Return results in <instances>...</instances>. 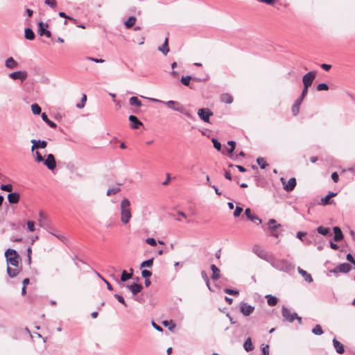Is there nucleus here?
<instances>
[{
  "label": "nucleus",
  "instance_id": "36",
  "mask_svg": "<svg viewBox=\"0 0 355 355\" xmlns=\"http://www.w3.org/2000/svg\"><path fill=\"white\" fill-rule=\"evenodd\" d=\"M268 228L272 232L280 227V224H277L276 220L273 218L268 220Z\"/></svg>",
  "mask_w": 355,
  "mask_h": 355
},
{
  "label": "nucleus",
  "instance_id": "50",
  "mask_svg": "<svg viewBox=\"0 0 355 355\" xmlns=\"http://www.w3.org/2000/svg\"><path fill=\"white\" fill-rule=\"evenodd\" d=\"M1 189L3 191L10 192L12 191V185L10 184H1Z\"/></svg>",
  "mask_w": 355,
  "mask_h": 355
},
{
  "label": "nucleus",
  "instance_id": "18",
  "mask_svg": "<svg viewBox=\"0 0 355 355\" xmlns=\"http://www.w3.org/2000/svg\"><path fill=\"white\" fill-rule=\"evenodd\" d=\"M245 214L247 218L253 223H257L258 225L261 223V220L257 216L252 215L251 213V210L250 208H246L245 209Z\"/></svg>",
  "mask_w": 355,
  "mask_h": 355
},
{
  "label": "nucleus",
  "instance_id": "1",
  "mask_svg": "<svg viewBox=\"0 0 355 355\" xmlns=\"http://www.w3.org/2000/svg\"><path fill=\"white\" fill-rule=\"evenodd\" d=\"M268 262L275 269L285 272H289L294 269V266L286 259H275L271 257Z\"/></svg>",
  "mask_w": 355,
  "mask_h": 355
},
{
  "label": "nucleus",
  "instance_id": "41",
  "mask_svg": "<svg viewBox=\"0 0 355 355\" xmlns=\"http://www.w3.org/2000/svg\"><path fill=\"white\" fill-rule=\"evenodd\" d=\"M312 333L314 335L320 336L323 334V330L320 324H316L312 329Z\"/></svg>",
  "mask_w": 355,
  "mask_h": 355
},
{
  "label": "nucleus",
  "instance_id": "29",
  "mask_svg": "<svg viewBox=\"0 0 355 355\" xmlns=\"http://www.w3.org/2000/svg\"><path fill=\"white\" fill-rule=\"evenodd\" d=\"M266 298L267 299V303L269 306H275L278 302V298L272 295H266Z\"/></svg>",
  "mask_w": 355,
  "mask_h": 355
},
{
  "label": "nucleus",
  "instance_id": "44",
  "mask_svg": "<svg viewBox=\"0 0 355 355\" xmlns=\"http://www.w3.org/2000/svg\"><path fill=\"white\" fill-rule=\"evenodd\" d=\"M162 324L168 327L169 330H173L175 327V324L172 320H164L162 322Z\"/></svg>",
  "mask_w": 355,
  "mask_h": 355
},
{
  "label": "nucleus",
  "instance_id": "17",
  "mask_svg": "<svg viewBox=\"0 0 355 355\" xmlns=\"http://www.w3.org/2000/svg\"><path fill=\"white\" fill-rule=\"evenodd\" d=\"M128 119L130 121V127L132 129H139V127L143 125V123L135 115H130Z\"/></svg>",
  "mask_w": 355,
  "mask_h": 355
},
{
  "label": "nucleus",
  "instance_id": "59",
  "mask_svg": "<svg viewBox=\"0 0 355 355\" xmlns=\"http://www.w3.org/2000/svg\"><path fill=\"white\" fill-rule=\"evenodd\" d=\"M98 276L106 284L107 288L110 291H112L113 288L112 285L105 279H104L100 274L98 273Z\"/></svg>",
  "mask_w": 355,
  "mask_h": 355
},
{
  "label": "nucleus",
  "instance_id": "7",
  "mask_svg": "<svg viewBox=\"0 0 355 355\" xmlns=\"http://www.w3.org/2000/svg\"><path fill=\"white\" fill-rule=\"evenodd\" d=\"M282 314L284 320L289 322H293L297 317L296 313H291L290 310L284 305L282 307Z\"/></svg>",
  "mask_w": 355,
  "mask_h": 355
},
{
  "label": "nucleus",
  "instance_id": "24",
  "mask_svg": "<svg viewBox=\"0 0 355 355\" xmlns=\"http://www.w3.org/2000/svg\"><path fill=\"white\" fill-rule=\"evenodd\" d=\"M334 240L336 242L341 241L343 239V234L339 227H334Z\"/></svg>",
  "mask_w": 355,
  "mask_h": 355
},
{
  "label": "nucleus",
  "instance_id": "48",
  "mask_svg": "<svg viewBox=\"0 0 355 355\" xmlns=\"http://www.w3.org/2000/svg\"><path fill=\"white\" fill-rule=\"evenodd\" d=\"M114 297L119 301V302L121 303L124 306L127 307L128 305L125 302L123 297L119 294H114Z\"/></svg>",
  "mask_w": 355,
  "mask_h": 355
},
{
  "label": "nucleus",
  "instance_id": "3",
  "mask_svg": "<svg viewBox=\"0 0 355 355\" xmlns=\"http://www.w3.org/2000/svg\"><path fill=\"white\" fill-rule=\"evenodd\" d=\"M5 257L8 264H10L15 267H18L19 256L15 250L10 248L6 250L5 252Z\"/></svg>",
  "mask_w": 355,
  "mask_h": 355
},
{
  "label": "nucleus",
  "instance_id": "19",
  "mask_svg": "<svg viewBox=\"0 0 355 355\" xmlns=\"http://www.w3.org/2000/svg\"><path fill=\"white\" fill-rule=\"evenodd\" d=\"M332 343L334 347L338 354H343L345 352L344 345L336 338L333 339Z\"/></svg>",
  "mask_w": 355,
  "mask_h": 355
},
{
  "label": "nucleus",
  "instance_id": "32",
  "mask_svg": "<svg viewBox=\"0 0 355 355\" xmlns=\"http://www.w3.org/2000/svg\"><path fill=\"white\" fill-rule=\"evenodd\" d=\"M19 272H20L19 269H17V268L13 269V268H10V266L7 267V274L11 278H14V277H17L19 275Z\"/></svg>",
  "mask_w": 355,
  "mask_h": 355
},
{
  "label": "nucleus",
  "instance_id": "64",
  "mask_svg": "<svg viewBox=\"0 0 355 355\" xmlns=\"http://www.w3.org/2000/svg\"><path fill=\"white\" fill-rule=\"evenodd\" d=\"M261 351L263 355H269V346L266 345V346L263 347Z\"/></svg>",
  "mask_w": 355,
  "mask_h": 355
},
{
  "label": "nucleus",
  "instance_id": "43",
  "mask_svg": "<svg viewBox=\"0 0 355 355\" xmlns=\"http://www.w3.org/2000/svg\"><path fill=\"white\" fill-rule=\"evenodd\" d=\"M257 164H259V167L261 169L266 168V166H268V164L266 163V161L263 157H258L257 159Z\"/></svg>",
  "mask_w": 355,
  "mask_h": 355
},
{
  "label": "nucleus",
  "instance_id": "14",
  "mask_svg": "<svg viewBox=\"0 0 355 355\" xmlns=\"http://www.w3.org/2000/svg\"><path fill=\"white\" fill-rule=\"evenodd\" d=\"M254 310V306L250 305L245 302L240 304V311L245 316L250 315Z\"/></svg>",
  "mask_w": 355,
  "mask_h": 355
},
{
  "label": "nucleus",
  "instance_id": "60",
  "mask_svg": "<svg viewBox=\"0 0 355 355\" xmlns=\"http://www.w3.org/2000/svg\"><path fill=\"white\" fill-rule=\"evenodd\" d=\"M35 155H36V157H35L36 162H43L44 158L42 157V155L38 151H36Z\"/></svg>",
  "mask_w": 355,
  "mask_h": 355
},
{
  "label": "nucleus",
  "instance_id": "6",
  "mask_svg": "<svg viewBox=\"0 0 355 355\" xmlns=\"http://www.w3.org/2000/svg\"><path fill=\"white\" fill-rule=\"evenodd\" d=\"M252 252L259 258L268 261L272 256H269L268 252L258 245H254L252 248Z\"/></svg>",
  "mask_w": 355,
  "mask_h": 355
},
{
  "label": "nucleus",
  "instance_id": "46",
  "mask_svg": "<svg viewBox=\"0 0 355 355\" xmlns=\"http://www.w3.org/2000/svg\"><path fill=\"white\" fill-rule=\"evenodd\" d=\"M120 190L121 189L119 187L110 188L107 191V196H110L114 195L117 193L119 191H120Z\"/></svg>",
  "mask_w": 355,
  "mask_h": 355
},
{
  "label": "nucleus",
  "instance_id": "21",
  "mask_svg": "<svg viewBox=\"0 0 355 355\" xmlns=\"http://www.w3.org/2000/svg\"><path fill=\"white\" fill-rule=\"evenodd\" d=\"M20 198V195L17 192H11L8 195V200L10 204H17Z\"/></svg>",
  "mask_w": 355,
  "mask_h": 355
},
{
  "label": "nucleus",
  "instance_id": "26",
  "mask_svg": "<svg viewBox=\"0 0 355 355\" xmlns=\"http://www.w3.org/2000/svg\"><path fill=\"white\" fill-rule=\"evenodd\" d=\"M210 268L212 271L211 279L218 280L220 278V270L214 264H211Z\"/></svg>",
  "mask_w": 355,
  "mask_h": 355
},
{
  "label": "nucleus",
  "instance_id": "37",
  "mask_svg": "<svg viewBox=\"0 0 355 355\" xmlns=\"http://www.w3.org/2000/svg\"><path fill=\"white\" fill-rule=\"evenodd\" d=\"M136 22V17L135 16H130L125 21L124 24L127 28H130L134 26Z\"/></svg>",
  "mask_w": 355,
  "mask_h": 355
},
{
  "label": "nucleus",
  "instance_id": "57",
  "mask_svg": "<svg viewBox=\"0 0 355 355\" xmlns=\"http://www.w3.org/2000/svg\"><path fill=\"white\" fill-rule=\"evenodd\" d=\"M146 242L151 246H155L157 245V241L154 238H147Z\"/></svg>",
  "mask_w": 355,
  "mask_h": 355
},
{
  "label": "nucleus",
  "instance_id": "63",
  "mask_svg": "<svg viewBox=\"0 0 355 355\" xmlns=\"http://www.w3.org/2000/svg\"><path fill=\"white\" fill-rule=\"evenodd\" d=\"M346 259L349 262L355 265V259L351 254H347L346 256Z\"/></svg>",
  "mask_w": 355,
  "mask_h": 355
},
{
  "label": "nucleus",
  "instance_id": "35",
  "mask_svg": "<svg viewBox=\"0 0 355 355\" xmlns=\"http://www.w3.org/2000/svg\"><path fill=\"white\" fill-rule=\"evenodd\" d=\"M42 120L46 123H47L51 128H55L57 127V125L55 123H54L53 121H51L49 118H48V116L46 114V113H42Z\"/></svg>",
  "mask_w": 355,
  "mask_h": 355
},
{
  "label": "nucleus",
  "instance_id": "49",
  "mask_svg": "<svg viewBox=\"0 0 355 355\" xmlns=\"http://www.w3.org/2000/svg\"><path fill=\"white\" fill-rule=\"evenodd\" d=\"M329 89V86L327 83H320L317 86L318 91H327Z\"/></svg>",
  "mask_w": 355,
  "mask_h": 355
},
{
  "label": "nucleus",
  "instance_id": "2",
  "mask_svg": "<svg viewBox=\"0 0 355 355\" xmlns=\"http://www.w3.org/2000/svg\"><path fill=\"white\" fill-rule=\"evenodd\" d=\"M120 209L121 222L124 224H127L132 217L130 211V202L128 198H123L121 202Z\"/></svg>",
  "mask_w": 355,
  "mask_h": 355
},
{
  "label": "nucleus",
  "instance_id": "56",
  "mask_svg": "<svg viewBox=\"0 0 355 355\" xmlns=\"http://www.w3.org/2000/svg\"><path fill=\"white\" fill-rule=\"evenodd\" d=\"M151 275L152 272L148 270H143L141 271V276L145 279L150 277Z\"/></svg>",
  "mask_w": 355,
  "mask_h": 355
},
{
  "label": "nucleus",
  "instance_id": "61",
  "mask_svg": "<svg viewBox=\"0 0 355 355\" xmlns=\"http://www.w3.org/2000/svg\"><path fill=\"white\" fill-rule=\"evenodd\" d=\"M331 178L335 183L338 182L339 180V175L337 172L332 173Z\"/></svg>",
  "mask_w": 355,
  "mask_h": 355
},
{
  "label": "nucleus",
  "instance_id": "39",
  "mask_svg": "<svg viewBox=\"0 0 355 355\" xmlns=\"http://www.w3.org/2000/svg\"><path fill=\"white\" fill-rule=\"evenodd\" d=\"M130 104L137 107H141L142 103L141 101L136 96H132L130 100Z\"/></svg>",
  "mask_w": 355,
  "mask_h": 355
},
{
  "label": "nucleus",
  "instance_id": "11",
  "mask_svg": "<svg viewBox=\"0 0 355 355\" xmlns=\"http://www.w3.org/2000/svg\"><path fill=\"white\" fill-rule=\"evenodd\" d=\"M307 94V92L302 90L299 98L295 101L294 105L292 107V112L294 116H296L300 111V106L303 101L304 98Z\"/></svg>",
  "mask_w": 355,
  "mask_h": 355
},
{
  "label": "nucleus",
  "instance_id": "58",
  "mask_svg": "<svg viewBox=\"0 0 355 355\" xmlns=\"http://www.w3.org/2000/svg\"><path fill=\"white\" fill-rule=\"evenodd\" d=\"M243 211V208L241 207H236V209L234 211V216L238 217L241 215V212Z\"/></svg>",
  "mask_w": 355,
  "mask_h": 355
},
{
  "label": "nucleus",
  "instance_id": "51",
  "mask_svg": "<svg viewBox=\"0 0 355 355\" xmlns=\"http://www.w3.org/2000/svg\"><path fill=\"white\" fill-rule=\"evenodd\" d=\"M86 101H87V96L85 94H83V96L81 98L80 103H79L76 105V107L79 108V109L83 108L85 106V103Z\"/></svg>",
  "mask_w": 355,
  "mask_h": 355
},
{
  "label": "nucleus",
  "instance_id": "4",
  "mask_svg": "<svg viewBox=\"0 0 355 355\" xmlns=\"http://www.w3.org/2000/svg\"><path fill=\"white\" fill-rule=\"evenodd\" d=\"M315 77L316 71H309L307 73L304 75V76L302 77V83L304 85L302 90L308 92V89L311 86Z\"/></svg>",
  "mask_w": 355,
  "mask_h": 355
},
{
  "label": "nucleus",
  "instance_id": "10",
  "mask_svg": "<svg viewBox=\"0 0 355 355\" xmlns=\"http://www.w3.org/2000/svg\"><path fill=\"white\" fill-rule=\"evenodd\" d=\"M198 115L204 122L209 123V118L213 115V112L208 108H200L198 110Z\"/></svg>",
  "mask_w": 355,
  "mask_h": 355
},
{
  "label": "nucleus",
  "instance_id": "31",
  "mask_svg": "<svg viewBox=\"0 0 355 355\" xmlns=\"http://www.w3.org/2000/svg\"><path fill=\"white\" fill-rule=\"evenodd\" d=\"M35 33L31 28H26L24 31V37L26 40H33L35 38Z\"/></svg>",
  "mask_w": 355,
  "mask_h": 355
},
{
  "label": "nucleus",
  "instance_id": "22",
  "mask_svg": "<svg viewBox=\"0 0 355 355\" xmlns=\"http://www.w3.org/2000/svg\"><path fill=\"white\" fill-rule=\"evenodd\" d=\"M18 65V62L12 57L7 58L5 61L6 67L10 69L17 67Z\"/></svg>",
  "mask_w": 355,
  "mask_h": 355
},
{
  "label": "nucleus",
  "instance_id": "27",
  "mask_svg": "<svg viewBox=\"0 0 355 355\" xmlns=\"http://www.w3.org/2000/svg\"><path fill=\"white\" fill-rule=\"evenodd\" d=\"M298 272L300 274L302 275V276L304 277V280L309 283H311L313 282V278L311 275V274L308 273L306 271L304 270L301 268H298Z\"/></svg>",
  "mask_w": 355,
  "mask_h": 355
},
{
  "label": "nucleus",
  "instance_id": "9",
  "mask_svg": "<svg viewBox=\"0 0 355 355\" xmlns=\"http://www.w3.org/2000/svg\"><path fill=\"white\" fill-rule=\"evenodd\" d=\"M38 26V34L40 36H46L47 38H50L51 37V33L47 28L49 27V24L47 23H44L43 21H40L37 24Z\"/></svg>",
  "mask_w": 355,
  "mask_h": 355
},
{
  "label": "nucleus",
  "instance_id": "15",
  "mask_svg": "<svg viewBox=\"0 0 355 355\" xmlns=\"http://www.w3.org/2000/svg\"><path fill=\"white\" fill-rule=\"evenodd\" d=\"M281 180H282V184H284V190H286V191H288V192L292 191L295 189L296 184H297L296 180L295 178H290L288 180L286 184H285V180L283 178H281Z\"/></svg>",
  "mask_w": 355,
  "mask_h": 355
},
{
  "label": "nucleus",
  "instance_id": "30",
  "mask_svg": "<svg viewBox=\"0 0 355 355\" xmlns=\"http://www.w3.org/2000/svg\"><path fill=\"white\" fill-rule=\"evenodd\" d=\"M168 38H166L162 46H159L158 50L161 51L164 55H167L169 51Z\"/></svg>",
  "mask_w": 355,
  "mask_h": 355
},
{
  "label": "nucleus",
  "instance_id": "5",
  "mask_svg": "<svg viewBox=\"0 0 355 355\" xmlns=\"http://www.w3.org/2000/svg\"><path fill=\"white\" fill-rule=\"evenodd\" d=\"M352 270V266L347 263H340L338 266L335 267L334 269L330 270V272L334 273L335 275H338L339 272L347 273Z\"/></svg>",
  "mask_w": 355,
  "mask_h": 355
},
{
  "label": "nucleus",
  "instance_id": "62",
  "mask_svg": "<svg viewBox=\"0 0 355 355\" xmlns=\"http://www.w3.org/2000/svg\"><path fill=\"white\" fill-rule=\"evenodd\" d=\"M87 60H92L96 63H103L105 62L104 60L103 59H101V58H92V57H87Z\"/></svg>",
  "mask_w": 355,
  "mask_h": 355
},
{
  "label": "nucleus",
  "instance_id": "12",
  "mask_svg": "<svg viewBox=\"0 0 355 355\" xmlns=\"http://www.w3.org/2000/svg\"><path fill=\"white\" fill-rule=\"evenodd\" d=\"M44 164L51 171H53L56 167V162L53 154H49L46 159H44Z\"/></svg>",
  "mask_w": 355,
  "mask_h": 355
},
{
  "label": "nucleus",
  "instance_id": "16",
  "mask_svg": "<svg viewBox=\"0 0 355 355\" xmlns=\"http://www.w3.org/2000/svg\"><path fill=\"white\" fill-rule=\"evenodd\" d=\"M31 142L33 144L31 151L33 152L35 149H44L47 146V141L44 140L31 139Z\"/></svg>",
  "mask_w": 355,
  "mask_h": 355
},
{
  "label": "nucleus",
  "instance_id": "53",
  "mask_svg": "<svg viewBox=\"0 0 355 355\" xmlns=\"http://www.w3.org/2000/svg\"><path fill=\"white\" fill-rule=\"evenodd\" d=\"M44 3L52 8H55L57 6L55 0H45Z\"/></svg>",
  "mask_w": 355,
  "mask_h": 355
},
{
  "label": "nucleus",
  "instance_id": "47",
  "mask_svg": "<svg viewBox=\"0 0 355 355\" xmlns=\"http://www.w3.org/2000/svg\"><path fill=\"white\" fill-rule=\"evenodd\" d=\"M224 293L234 296H238L239 295V292L238 290H234L232 288H225Z\"/></svg>",
  "mask_w": 355,
  "mask_h": 355
},
{
  "label": "nucleus",
  "instance_id": "20",
  "mask_svg": "<svg viewBox=\"0 0 355 355\" xmlns=\"http://www.w3.org/2000/svg\"><path fill=\"white\" fill-rule=\"evenodd\" d=\"M127 288L131 291L133 295H137L139 293L143 288L141 284L133 283L131 285L127 286Z\"/></svg>",
  "mask_w": 355,
  "mask_h": 355
},
{
  "label": "nucleus",
  "instance_id": "13",
  "mask_svg": "<svg viewBox=\"0 0 355 355\" xmlns=\"http://www.w3.org/2000/svg\"><path fill=\"white\" fill-rule=\"evenodd\" d=\"M163 104H165L169 109L174 111L182 112V105L178 101L170 100L164 101Z\"/></svg>",
  "mask_w": 355,
  "mask_h": 355
},
{
  "label": "nucleus",
  "instance_id": "42",
  "mask_svg": "<svg viewBox=\"0 0 355 355\" xmlns=\"http://www.w3.org/2000/svg\"><path fill=\"white\" fill-rule=\"evenodd\" d=\"M153 264V258H151L148 260L142 261L141 263L140 264V268H144V267L150 268V267H152Z\"/></svg>",
  "mask_w": 355,
  "mask_h": 355
},
{
  "label": "nucleus",
  "instance_id": "23",
  "mask_svg": "<svg viewBox=\"0 0 355 355\" xmlns=\"http://www.w3.org/2000/svg\"><path fill=\"white\" fill-rule=\"evenodd\" d=\"M337 195V193L329 191V193L324 198L321 199V204L326 205H330L333 202V200H331V198L334 197Z\"/></svg>",
  "mask_w": 355,
  "mask_h": 355
},
{
  "label": "nucleus",
  "instance_id": "45",
  "mask_svg": "<svg viewBox=\"0 0 355 355\" xmlns=\"http://www.w3.org/2000/svg\"><path fill=\"white\" fill-rule=\"evenodd\" d=\"M41 110V107L37 103H34L31 105V111L34 114H40Z\"/></svg>",
  "mask_w": 355,
  "mask_h": 355
},
{
  "label": "nucleus",
  "instance_id": "8",
  "mask_svg": "<svg viewBox=\"0 0 355 355\" xmlns=\"http://www.w3.org/2000/svg\"><path fill=\"white\" fill-rule=\"evenodd\" d=\"M8 77L12 80H19L23 83L28 77V73L26 71H16L8 74Z\"/></svg>",
  "mask_w": 355,
  "mask_h": 355
},
{
  "label": "nucleus",
  "instance_id": "52",
  "mask_svg": "<svg viewBox=\"0 0 355 355\" xmlns=\"http://www.w3.org/2000/svg\"><path fill=\"white\" fill-rule=\"evenodd\" d=\"M211 141L213 143V145H214V147L218 150H220V148H221V144L218 141V139H215V138H213L211 139Z\"/></svg>",
  "mask_w": 355,
  "mask_h": 355
},
{
  "label": "nucleus",
  "instance_id": "38",
  "mask_svg": "<svg viewBox=\"0 0 355 355\" xmlns=\"http://www.w3.org/2000/svg\"><path fill=\"white\" fill-rule=\"evenodd\" d=\"M317 232L323 236H327L329 234L331 235L330 229L329 227H324L323 226H320L317 228Z\"/></svg>",
  "mask_w": 355,
  "mask_h": 355
},
{
  "label": "nucleus",
  "instance_id": "28",
  "mask_svg": "<svg viewBox=\"0 0 355 355\" xmlns=\"http://www.w3.org/2000/svg\"><path fill=\"white\" fill-rule=\"evenodd\" d=\"M39 219H38V223L40 224V225L42 227H45L47 226V218L46 216V215L42 212V211H40L39 213Z\"/></svg>",
  "mask_w": 355,
  "mask_h": 355
},
{
  "label": "nucleus",
  "instance_id": "54",
  "mask_svg": "<svg viewBox=\"0 0 355 355\" xmlns=\"http://www.w3.org/2000/svg\"><path fill=\"white\" fill-rule=\"evenodd\" d=\"M27 227L29 232H33L35 230L34 222L31 220H28L27 222Z\"/></svg>",
  "mask_w": 355,
  "mask_h": 355
},
{
  "label": "nucleus",
  "instance_id": "34",
  "mask_svg": "<svg viewBox=\"0 0 355 355\" xmlns=\"http://www.w3.org/2000/svg\"><path fill=\"white\" fill-rule=\"evenodd\" d=\"M220 101L223 103L230 104L233 101V98L230 94L225 93V94H223L220 96Z\"/></svg>",
  "mask_w": 355,
  "mask_h": 355
},
{
  "label": "nucleus",
  "instance_id": "40",
  "mask_svg": "<svg viewBox=\"0 0 355 355\" xmlns=\"http://www.w3.org/2000/svg\"><path fill=\"white\" fill-rule=\"evenodd\" d=\"M191 80H192L191 76H182L180 81H181V83L182 85H184V86L190 87L191 88H192V87L190 86Z\"/></svg>",
  "mask_w": 355,
  "mask_h": 355
},
{
  "label": "nucleus",
  "instance_id": "25",
  "mask_svg": "<svg viewBox=\"0 0 355 355\" xmlns=\"http://www.w3.org/2000/svg\"><path fill=\"white\" fill-rule=\"evenodd\" d=\"M132 275H133V269L132 268L130 269L129 273L127 272L126 270H123L121 273V280L123 282H126L127 280L131 279Z\"/></svg>",
  "mask_w": 355,
  "mask_h": 355
},
{
  "label": "nucleus",
  "instance_id": "33",
  "mask_svg": "<svg viewBox=\"0 0 355 355\" xmlns=\"http://www.w3.org/2000/svg\"><path fill=\"white\" fill-rule=\"evenodd\" d=\"M243 347L246 352H251L254 349V346L252 345V340L250 338H248L243 344Z\"/></svg>",
  "mask_w": 355,
  "mask_h": 355
},
{
  "label": "nucleus",
  "instance_id": "55",
  "mask_svg": "<svg viewBox=\"0 0 355 355\" xmlns=\"http://www.w3.org/2000/svg\"><path fill=\"white\" fill-rule=\"evenodd\" d=\"M58 15H59V16H60V17L67 19H69V20H70V21H72L73 22H76V20L75 19H73V17H69V16L67 15H66V13H65V12H60L58 13Z\"/></svg>",
  "mask_w": 355,
  "mask_h": 355
}]
</instances>
